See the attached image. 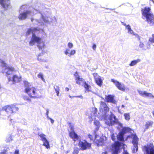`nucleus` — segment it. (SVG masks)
<instances>
[{
    "instance_id": "nucleus-34",
    "label": "nucleus",
    "mask_w": 154,
    "mask_h": 154,
    "mask_svg": "<svg viewBox=\"0 0 154 154\" xmlns=\"http://www.w3.org/2000/svg\"><path fill=\"white\" fill-rule=\"evenodd\" d=\"M84 84V87L85 88L86 90L88 91H90V88L91 87L87 83H86V82H85Z\"/></svg>"
},
{
    "instance_id": "nucleus-23",
    "label": "nucleus",
    "mask_w": 154,
    "mask_h": 154,
    "mask_svg": "<svg viewBox=\"0 0 154 154\" xmlns=\"http://www.w3.org/2000/svg\"><path fill=\"white\" fill-rule=\"evenodd\" d=\"M116 86L119 90L122 91L125 90V87L123 85H122L118 82H116Z\"/></svg>"
},
{
    "instance_id": "nucleus-19",
    "label": "nucleus",
    "mask_w": 154,
    "mask_h": 154,
    "mask_svg": "<svg viewBox=\"0 0 154 154\" xmlns=\"http://www.w3.org/2000/svg\"><path fill=\"white\" fill-rule=\"evenodd\" d=\"M105 98L107 102H110L114 104L116 103V101L114 100V96L112 95H106Z\"/></svg>"
},
{
    "instance_id": "nucleus-35",
    "label": "nucleus",
    "mask_w": 154,
    "mask_h": 154,
    "mask_svg": "<svg viewBox=\"0 0 154 154\" xmlns=\"http://www.w3.org/2000/svg\"><path fill=\"white\" fill-rule=\"evenodd\" d=\"M38 47L39 48V49H42L43 48H44L45 44L43 42H41L40 43V42L38 44Z\"/></svg>"
},
{
    "instance_id": "nucleus-37",
    "label": "nucleus",
    "mask_w": 154,
    "mask_h": 154,
    "mask_svg": "<svg viewBox=\"0 0 154 154\" xmlns=\"http://www.w3.org/2000/svg\"><path fill=\"white\" fill-rule=\"evenodd\" d=\"M93 110L92 111V113L93 115L94 116H96L97 115V109L96 108H94L93 109Z\"/></svg>"
},
{
    "instance_id": "nucleus-42",
    "label": "nucleus",
    "mask_w": 154,
    "mask_h": 154,
    "mask_svg": "<svg viewBox=\"0 0 154 154\" xmlns=\"http://www.w3.org/2000/svg\"><path fill=\"white\" fill-rule=\"evenodd\" d=\"M149 41L152 43L154 42V34L152 35V37L149 38Z\"/></svg>"
},
{
    "instance_id": "nucleus-20",
    "label": "nucleus",
    "mask_w": 154,
    "mask_h": 154,
    "mask_svg": "<svg viewBox=\"0 0 154 154\" xmlns=\"http://www.w3.org/2000/svg\"><path fill=\"white\" fill-rule=\"evenodd\" d=\"M64 52L66 55L69 57H71L75 53L76 51L75 50L70 51L69 49L66 48Z\"/></svg>"
},
{
    "instance_id": "nucleus-36",
    "label": "nucleus",
    "mask_w": 154,
    "mask_h": 154,
    "mask_svg": "<svg viewBox=\"0 0 154 154\" xmlns=\"http://www.w3.org/2000/svg\"><path fill=\"white\" fill-rule=\"evenodd\" d=\"M125 118L126 120L128 121L130 119V116L129 113H125L124 114Z\"/></svg>"
},
{
    "instance_id": "nucleus-56",
    "label": "nucleus",
    "mask_w": 154,
    "mask_h": 154,
    "mask_svg": "<svg viewBox=\"0 0 154 154\" xmlns=\"http://www.w3.org/2000/svg\"><path fill=\"white\" fill-rule=\"evenodd\" d=\"M118 112L119 113H122V112L121 111V110L119 109V107L118 109Z\"/></svg>"
},
{
    "instance_id": "nucleus-49",
    "label": "nucleus",
    "mask_w": 154,
    "mask_h": 154,
    "mask_svg": "<svg viewBox=\"0 0 154 154\" xmlns=\"http://www.w3.org/2000/svg\"><path fill=\"white\" fill-rule=\"evenodd\" d=\"M52 22L54 23L55 24L56 23L57 20L55 17H53V20L52 21Z\"/></svg>"
},
{
    "instance_id": "nucleus-21",
    "label": "nucleus",
    "mask_w": 154,
    "mask_h": 154,
    "mask_svg": "<svg viewBox=\"0 0 154 154\" xmlns=\"http://www.w3.org/2000/svg\"><path fill=\"white\" fill-rule=\"evenodd\" d=\"M69 137L74 142L79 140V136L75 132H69Z\"/></svg>"
},
{
    "instance_id": "nucleus-28",
    "label": "nucleus",
    "mask_w": 154,
    "mask_h": 154,
    "mask_svg": "<svg viewBox=\"0 0 154 154\" xmlns=\"http://www.w3.org/2000/svg\"><path fill=\"white\" fill-rule=\"evenodd\" d=\"M153 122L152 121H148L146 122L145 125L146 128L148 129L149 127H152Z\"/></svg>"
},
{
    "instance_id": "nucleus-24",
    "label": "nucleus",
    "mask_w": 154,
    "mask_h": 154,
    "mask_svg": "<svg viewBox=\"0 0 154 154\" xmlns=\"http://www.w3.org/2000/svg\"><path fill=\"white\" fill-rule=\"evenodd\" d=\"M124 134L120 131L117 135V138L118 140L121 141H124Z\"/></svg>"
},
{
    "instance_id": "nucleus-50",
    "label": "nucleus",
    "mask_w": 154,
    "mask_h": 154,
    "mask_svg": "<svg viewBox=\"0 0 154 154\" xmlns=\"http://www.w3.org/2000/svg\"><path fill=\"white\" fill-rule=\"evenodd\" d=\"M48 119H49L50 120V121H51V123L53 124V123H54V120L52 119H51V118H50V117H49V118H47Z\"/></svg>"
},
{
    "instance_id": "nucleus-39",
    "label": "nucleus",
    "mask_w": 154,
    "mask_h": 154,
    "mask_svg": "<svg viewBox=\"0 0 154 154\" xmlns=\"http://www.w3.org/2000/svg\"><path fill=\"white\" fill-rule=\"evenodd\" d=\"M37 76L38 78H40L43 81H45V79L44 78L43 74L42 73L40 72L38 75Z\"/></svg>"
},
{
    "instance_id": "nucleus-22",
    "label": "nucleus",
    "mask_w": 154,
    "mask_h": 154,
    "mask_svg": "<svg viewBox=\"0 0 154 154\" xmlns=\"http://www.w3.org/2000/svg\"><path fill=\"white\" fill-rule=\"evenodd\" d=\"M47 53H41L37 57V59L39 61L47 62V60L46 58H43V55H46Z\"/></svg>"
},
{
    "instance_id": "nucleus-62",
    "label": "nucleus",
    "mask_w": 154,
    "mask_h": 154,
    "mask_svg": "<svg viewBox=\"0 0 154 154\" xmlns=\"http://www.w3.org/2000/svg\"><path fill=\"white\" fill-rule=\"evenodd\" d=\"M124 107H125V106L123 105H122V108H123Z\"/></svg>"
},
{
    "instance_id": "nucleus-3",
    "label": "nucleus",
    "mask_w": 154,
    "mask_h": 154,
    "mask_svg": "<svg viewBox=\"0 0 154 154\" xmlns=\"http://www.w3.org/2000/svg\"><path fill=\"white\" fill-rule=\"evenodd\" d=\"M105 124L107 125L110 126H112L114 125H117L122 128L121 132H122L124 134L127 132H130L131 129L129 127H123V125L119 121L116 116L112 112H110V114L109 117V119H106L105 120Z\"/></svg>"
},
{
    "instance_id": "nucleus-32",
    "label": "nucleus",
    "mask_w": 154,
    "mask_h": 154,
    "mask_svg": "<svg viewBox=\"0 0 154 154\" xmlns=\"http://www.w3.org/2000/svg\"><path fill=\"white\" fill-rule=\"evenodd\" d=\"M54 88L57 93V96H58L59 95L60 88L58 86L56 85L54 86Z\"/></svg>"
},
{
    "instance_id": "nucleus-14",
    "label": "nucleus",
    "mask_w": 154,
    "mask_h": 154,
    "mask_svg": "<svg viewBox=\"0 0 154 154\" xmlns=\"http://www.w3.org/2000/svg\"><path fill=\"white\" fill-rule=\"evenodd\" d=\"M43 31V29H40L38 27H32L28 29L26 32V35L27 36L29 35L31 33H32V35L33 33H35Z\"/></svg>"
},
{
    "instance_id": "nucleus-16",
    "label": "nucleus",
    "mask_w": 154,
    "mask_h": 154,
    "mask_svg": "<svg viewBox=\"0 0 154 154\" xmlns=\"http://www.w3.org/2000/svg\"><path fill=\"white\" fill-rule=\"evenodd\" d=\"M138 92L140 95L144 97H147L150 98H153L154 96L150 93H148L145 91H142L138 90Z\"/></svg>"
},
{
    "instance_id": "nucleus-4",
    "label": "nucleus",
    "mask_w": 154,
    "mask_h": 154,
    "mask_svg": "<svg viewBox=\"0 0 154 154\" xmlns=\"http://www.w3.org/2000/svg\"><path fill=\"white\" fill-rule=\"evenodd\" d=\"M25 89V92L30 97L32 98H38L39 96L38 90L32 86L30 83L27 81H24Z\"/></svg>"
},
{
    "instance_id": "nucleus-43",
    "label": "nucleus",
    "mask_w": 154,
    "mask_h": 154,
    "mask_svg": "<svg viewBox=\"0 0 154 154\" xmlns=\"http://www.w3.org/2000/svg\"><path fill=\"white\" fill-rule=\"evenodd\" d=\"M12 137L11 136H9L8 137H7L6 141L7 142H10L12 140Z\"/></svg>"
},
{
    "instance_id": "nucleus-12",
    "label": "nucleus",
    "mask_w": 154,
    "mask_h": 154,
    "mask_svg": "<svg viewBox=\"0 0 154 154\" xmlns=\"http://www.w3.org/2000/svg\"><path fill=\"white\" fill-rule=\"evenodd\" d=\"M122 143L119 141H115L114 144L112 146V154H118L120 147L122 146Z\"/></svg>"
},
{
    "instance_id": "nucleus-58",
    "label": "nucleus",
    "mask_w": 154,
    "mask_h": 154,
    "mask_svg": "<svg viewBox=\"0 0 154 154\" xmlns=\"http://www.w3.org/2000/svg\"><path fill=\"white\" fill-rule=\"evenodd\" d=\"M65 90L66 91H68L69 90V89L68 88H65Z\"/></svg>"
},
{
    "instance_id": "nucleus-59",
    "label": "nucleus",
    "mask_w": 154,
    "mask_h": 154,
    "mask_svg": "<svg viewBox=\"0 0 154 154\" xmlns=\"http://www.w3.org/2000/svg\"><path fill=\"white\" fill-rule=\"evenodd\" d=\"M69 97L71 98H73V97H73V96L72 97L70 95H69Z\"/></svg>"
},
{
    "instance_id": "nucleus-1",
    "label": "nucleus",
    "mask_w": 154,
    "mask_h": 154,
    "mask_svg": "<svg viewBox=\"0 0 154 154\" xmlns=\"http://www.w3.org/2000/svg\"><path fill=\"white\" fill-rule=\"evenodd\" d=\"M48 10L43 4L37 3L33 9L32 11H26L25 12H19L20 14L18 18L20 20H24L27 17L32 16L37 13H39L41 15L42 19L39 20L37 19L32 18L31 20L33 24L39 25L43 23V22L48 23V18H47L45 16L47 14Z\"/></svg>"
},
{
    "instance_id": "nucleus-40",
    "label": "nucleus",
    "mask_w": 154,
    "mask_h": 154,
    "mask_svg": "<svg viewBox=\"0 0 154 154\" xmlns=\"http://www.w3.org/2000/svg\"><path fill=\"white\" fill-rule=\"evenodd\" d=\"M95 133L94 132V136L91 135L90 134H89L88 135V137L91 140H95Z\"/></svg>"
},
{
    "instance_id": "nucleus-25",
    "label": "nucleus",
    "mask_w": 154,
    "mask_h": 154,
    "mask_svg": "<svg viewBox=\"0 0 154 154\" xmlns=\"http://www.w3.org/2000/svg\"><path fill=\"white\" fill-rule=\"evenodd\" d=\"M28 8V6L26 5H23L21 6L20 8L19 11V12H25ZM30 11H31L30 10ZM33 11V10H32Z\"/></svg>"
},
{
    "instance_id": "nucleus-55",
    "label": "nucleus",
    "mask_w": 154,
    "mask_h": 154,
    "mask_svg": "<svg viewBox=\"0 0 154 154\" xmlns=\"http://www.w3.org/2000/svg\"><path fill=\"white\" fill-rule=\"evenodd\" d=\"M111 81L112 82H113V83H115L116 84V82H117L116 80H115L113 79H112Z\"/></svg>"
},
{
    "instance_id": "nucleus-7",
    "label": "nucleus",
    "mask_w": 154,
    "mask_h": 154,
    "mask_svg": "<svg viewBox=\"0 0 154 154\" xmlns=\"http://www.w3.org/2000/svg\"><path fill=\"white\" fill-rule=\"evenodd\" d=\"M99 109L100 112H102L103 116H105V121L106 119H109V116L107 118L106 113L109 111V108L107 106V105L105 102L103 101L101 102Z\"/></svg>"
},
{
    "instance_id": "nucleus-17",
    "label": "nucleus",
    "mask_w": 154,
    "mask_h": 154,
    "mask_svg": "<svg viewBox=\"0 0 154 154\" xmlns=\"http://www.w3.org/2000/svg\"><path fill=\"white\" fill-rule=\"evenodd\" d=\"M94 141L97 144L98 146H101L103 143V139L98 135L96 134V133H95V140Z\"/></svg>"
},
{
    "instance_id": "nucleus-53",
    "label": "nucleus",
    "mask_w": 154,
    "mask_h": 154,
    "mask_svg": "<svg viewBox=\"0 0 154 154\" xmlns=\"http://www.w3.org/2000/svg\"><path fill=\"white\" fill-rule=\"evenodd\" d=\"M73 97H79V98H83V97L81 95H79V96H73Z\"/></svg>"
},
{
    "instance_id": "nucleus-29",
    "label": "nucleus",
    "mask_w": 154,
    "mask_h": 154,
    "mask_svg": "<svg viewBox=\"0 0 154 154\" xmlns=\"http://www.w3.org/2000/svg\"><path fill=\"white\" fill-rule=\"evenodd\" d=\"M140 61V60L139 59H138L135 60H132L129 64V66H134V65H136Z\"/></svg>"
},
{
    "instance_id": "nucleus-10",
    "label": "nucleus",
    "mask_w": 154,
    "mask_h": 154,
    "mask_svg": "<svg viewBox=\"0 0 154 154\" xmlns=\"http://www.w3.org/2000/svg\"><path fill=\"white\" fill-rule=\"evenodd\" d=\"M0 4L4 10H7L11 8L9 0H0Z\"/></svg>"
},
{
    "instance_id": "nucleus-48",
    "label": "nucleus",
    "mask_w": 154,
    "mask_h": 154,
    "mask_svg": "<svg viewBox=\"0 0 154 154\" xmlns=\"http://www.w3.org/2000/svg\"><path fill=\"white\" fill-rule=\"evenodd\" d=\"M46 115L47 116V118H49V116H48V114L49 113V110L48 109H46Z\"/></svg>"
},
{
    "instance_id": "nucleus-30",
    "label": "nucleus",
    "mask_w": 154,
    "mask_h": 154,
    "mask_svg": "<svg viewBox=\"0 0 154 154\" xmlns=\"http://www.w3.org/2000/svg\"><path fill=\"white\" fill-rule=\"evenodd\" d=\"M10 149L8 147H5L4 148L3 151L0 152V154H8V151Z\"/></svg>"
},
{
    "instance_id": "nucleus-8",
    "label": "nucleus",
    "mask_w": 154,
    "mask_h": 154,
    "mask_svg": "<svg viewBox=\"0 0 154 154\" xmlns=\"http://www.w3.org/2000/svg\"><path fill=\"white\" fill-rule=\"evenodd\" d=\"M79 146L82 150H84L90 149L91 147V144L87 142L85 140H80Z\"/></svg>"
},
{
    "instance_id": "nucleus-9",
    "label": "nucleus",
    "mask_w": 154,
    "mask_h": 154,
    "mask_svg": "<svg viewBox=\"0 0 154 154\" xmlns=\"http://www.w3.org/2000/svg\"><path fill=\"white\" fill-rule=\"evenodd\" d=\"M39 32H37L35 33H33V34L32 35L31 40L29 43V45H30L32 46L34 45L35 43L38 44L41 42V38L39 36L36 35L37 34H38V33H39Z\"/></svg>"
},
{
    "instance_id": "nucleus-64",
    "label": "nucleus",
    "mask_w": 154,
    "mask_h": 154,
    "mask_svg": "<svg viewBox=\"0 0 154 154\" xmlns=\"http://www.w3.org/2000/svg\"><path fill=\"white\" fill-rule=\"evenodd\" d=\"M102 154H106V152H103L102 153Z\"/></svg>"
},
{
    "instance_id": "nucleus-31",
    "label": "nucleus",
    "mask_w": 154,
    "mask_h": 154,
    "mask_svg": "<svg viewBox=\"0 0 154 154\" xmlns=\"http://www.w3.org/2000/svg\"><path fill=\"white\" fill-rule=\"evenodd\" d=\"M132 152L133 153L137 152L138 150V145H133L132 147Z\"/></svg>"
},
{
    "instance_id": "nucleus-15",
    "label": "nucleus",
    "mask_w": 154,
    "mask_h": 154,
    "mask_svg": "<svg viewBox=\"0 0 154 154\" xmlns=\"http://www.w3.org/2000/svg\"><path fill=\"white\" fill-rule=\"evenodd\" d=\"M75 76V80L76 81V83L79 85H83L85 82L84 79L82 78H80L78 73L76 72L74 74Z\"/></svg>"
},
{
    "instance_id": "nucleus-6",
    "label": "nucleus",
    "mask_w": 154,
    "mask_h": 154,
    "mask_svg": "<svg viewBox=\"0 0 154 154\" xmlns=\"http://www.w3.org/2000/svg\"><path fill=\"white\" fill-rule=\"evenodd\" d=\"M16 104L5 106L2 108V109L4 110L8 115H10L12 113H15L19 110L18 107L16 106Z\"/></svg>"
},
{
    "instance_id": "nucleus-45",
    "label": "nucleus",
    "mask_w": 154,
    "mask_h": 154,
    "mask_svg": "<svg viewBox=\"0 0 154 154\" xmlns=\"http://www.w3.org/2000/svg\"><path fill=\"white\" fill-rule=\"evenodd\" d=\"M67 46L69 48H71L73 46V45L72 43L69 42L68 43Z\"/></svg>"
},
{
    "instance_id": "nucleus-63",
    "label": "nucleus",
    "mask_w": 154,
    "mask_h": 154,
    "mask_svg": "<svg viewBox=\"0 0 154 154\" xmlns=\"http://www.w3.org/2000/svg\"><path fill=\"white\" fill-rule=\"evenodd\" d=\"M150 1H151L153 2V3L154 4V1L153 0H149Z\"/></svg>"
},
{
    "instance_id": "nucleus-2",
    "label": "nucleus",
    "mask_w": 154,
    "mask_h": 154,
    "mask_svg": "<svg viewBox=\"0 0 154 154\" xmlns=\"http://www.w3.org/2000/svg\"><path fill=\"white\" fill-rule=\"evenodd\" d=\"M0 66H2V72L5 73L9 82L12 81L13 83L19 82L21 80V77L16 75L11 76L14 71V68L11 66H6V63L0 59Z\"/></svg>"
},
{
    "instance_id": "nucleus-47",
    "label": "nucleus",
    "mask_w": 154,
    "mask_h": 154,
    "mask_svg": "<svg viewBox=\"0 0 154 154\" xmlns=\"http://www.w3.org/2000/svg\"><path fill=\"white\" fill-rule=\"evenodd\" d=\"M134 35H135V37L138 39L139 41H140V37L138 34H135Z\"/></svg>"
},
{
    "instance_id": "nucleus-41",
    "label": "nucleus",
    "mask_w": 154,
    "mask_h": 154,
    "mask_svg": "<svg viewBox=\"0 0 154 154\" xmlns=\"http://www.w3.org/2000/svg\"><path fill=\"white\" fill-rule=\"evenodd\" d=\"M79 152V149L77 148L74 149V150L73 152V154H78Z\"/></svg>"
},
{
    "instance_id": "nucleus-26",
    "label": "nucleus",
    "mask_w": 154,
    "mask_h": 154,
    "mask_svg": "<svg viewBox=\"0 0 154 154\" xmlns=\"http://www.w3.org/2000/svg\"><path fill=\"white\" fill-rule=\"evenodd\" d=\"M138 138L136 135L134 136L132 140V143L133 145H138Z\"/></svg>"
},
{
    "instance_id": "nucleus-61",
    "label": "nucleus",
    "mask_w": 154,
    "mask_h": 154,
    "mask_svg": "<svg viewBox=\"0 0 154 154\" xmlns=\"http://www.w3.org/2000/svg\"><path fill=\"white\" fill-rule=\"evenodd\" d=\"M123 25L124 26H125V27H126V26H127L128 25H127L126 24V23H124L123 24Z\"/></svg>"
},
{
    "instance_id": "nucleus-18",
    "label": "nucleus",
    "mask_w": 154,
    "mask_h": 154,
    "mask_svg": "<svg viewBox=\"0 0 154 154\" xmlns=\"http://www.w3.org/2000/svg\"><path fill=\"white\" fill-rule=\"evenodd\" d=\"M93 75L94 77L96 83L100 86H101L102 83V81L100 77L96 73H94Z\"/></svg>"
},
{
    "instance_id": "nucleus-54",
    "label": "nucleus",
    "mask_w": 154,
    "mask_h": 154,
    "mask_svg": "<svg viewBox=\"0 0 154 154\" xmlns=\"http://www.w3.org/2000/svg\"><path fill=\"white\" fill-rule=\"evenodd\" d=\"M70 129H71V131H69V132H75V131H74V128H73V127H71V128H70Z\"/></svg>"
},
{
    "instance_id": "nucleus-57",
    "label": "nucleus",
    "mask_w": 154,
    "mask_h": 154,
    "mask_svg": "<svg viewBox=\"0 0 154 154\" xmlns=\"http://www.w3.org/2000/svg\"><path fill=\"white\" fill-rule=\"evenodd\" d=\"M123 154H129L127 151L124 150L123 153Z\"/></svg>"
},
{
    "instance_id": "nucleus-5",
    "label": "nucleus",
    "mask_w": 154,
    "mask_h": 154,
    "mask_svg": "<svg viewBox=\"0 0 154 154\" xmlns=\"http://www.w3.org/2000/svg\"><path fill=\"white\" fill-rule=\"evenodd\" d=\"M150 8L146 7L141 11L142 15L146 17L148 23L152 26L154 24V16L150 12Z\"/></svg>"
},
{
    "instance_id": "nucleus-38",
    "label": "nucleus",
    "mask_w": 154,
    "mask_h": 154,
    "mask_svg": "<svg viewBox=\"0 0 154 154\" xmlns=\"http://www.w3.org/2000/svg\"><path fill=\"white\" fill-rule=\"evenodd\" d=\"M117 135L116 134V135H115L113 133L111 134V137L112 140L114 141H115L116 140V137H117Z\"/></svg>"
},
{
    "instance_id": "nucleus-27",
    "label": "nucleus",
    "mask_w": 154,
    "mask_h": 154,
    "mask_svg": "<svg viewBox=\"0 0 154 154\" xmlns=\"http://www.w3.org/2000/svg\"><path fill=\"white\" fill-rule=\"evenodd\" d=\"M94 123V125L96 126L95 130L94 131L95 133H96V132L99 130L100 126V123L97 120H95Z\"/></svg>"
},
{
    "instance_id": "nucleus-13",
    "label": "nucleus",
    "mask_w": 154,
    "mask_h": 154,
    "mask_svg": "<svg viewBox=\"0 0 154 154\" xmlns=\"http://www.w3.org/2000/svg\"><path fill=\"white\" fill-rule=\"evenodd\" d=\"M38 135L41 138V140L43 142V145L47 149L50 148L49 143L45 137L46 135L43 134H38Z\"/></svg>"
},
{
    "instance_id": "nucleus-52",
    "label": "nucleus",
    "mask_w": 154,
    "mask_h": 154,
    "mask_svg": "<svg viewBox=\"0 0 154 154\" xmlns=\"http://www.w3.org/2000/svg\"><path fill=\"white\" fill-rule=\"evenodd\" d=\"M96 48V45L95 44H94L93 45L92 48L94 50H95Z\"/></svg>"
},
{
    "instance_id": "nucleus-44",
    "label": "nucleus",
    "mask_w": 154,
    "mask_h": 154,
    "mask_svg": "<svg viewBox=\"0 0 154 154\" xmlns=\"http://www.w3.org/2000/svg\"><path fill=\"white\" fill-rule=\"evenodd\" d=\"M24 99L27 101L29 102H30L31 101V100L27 96L24 97Z\"/></svg>"
},
{
    "instance_id": "nucleus-11",
    "label": "nucleus",
    "mask_w": 154,
    "mask_h": 154,
    "mask_svg": "<svg viewBox=\"0 0 154 154\" xmlns=\"http://www.w3.org/2000/svg\"><path fill=\"white\" fill-rule=\"evenodd\" d=\"M143 149L146 154H154V146L152 144L144 146Z\"/></svg>"
},
{
    "instance_id": "nucleus-33",
    "label": "nucleus",
    "mask_w": 154,
    "mask_h": 154,
    "mask_svg": "<svg viewBox=\"0 0 154 154\" xmlns=\"http://www.w3.org/2000/svg\"><path fill=\"white\" fill-rule=\"evenodd\" d=\"M139 42V47L140 48H141L142 50H146V49L144 48V45L143 42H141V41H140Z\"/></svg>"
},
{
    "instance_id": "nucleus-51",
    "label": "nucleus",
    "mask_w": 154,
    "mask_h": 154,
    "mask_svg": "<svg viewBox=\"0 0 154 154\" xmlns=\"http://www.w3.org/2000/svg\"><path fill=\"white\" fill-rule=\"evenodd\" d=\"M128 33H130L131 34H132L134 35L135 33L131 29Z\"/></svg>"
},
{
    "instance_id": "nucleus-60",
    "label": "nucleus",
    "mask_w": 154,
    "mask_h": 154,
    "mask_svg": "<svg viewBox=\"0 0 154 154\" xmlns=\"http://www.w3.org/2000/svg\"><path fill=\"white\" fill-rule=\"evenodd\" d=\"M92 117H93V116H92V114H91V118H92V119H95L94 118H92Z\"/></svg>"
},
{
    "instance_id": "nucleus-46",
    "label": "nucleus",
    "mask_w": 154,
    "mask_h": 154,
    "mask_svg": "<svg viewBox=\"0 0 154 154\" xmlns=\"http://www.w3.org/2000/svg\"><path fill=\"white\" fill-rule=\"evenodd\" d=\"M126 29H127L128 30V33L129 32H130V31L131 30V29H132L130 26L129 25H128L127 26H126Z\"/></svg>"
}]
</instances>
